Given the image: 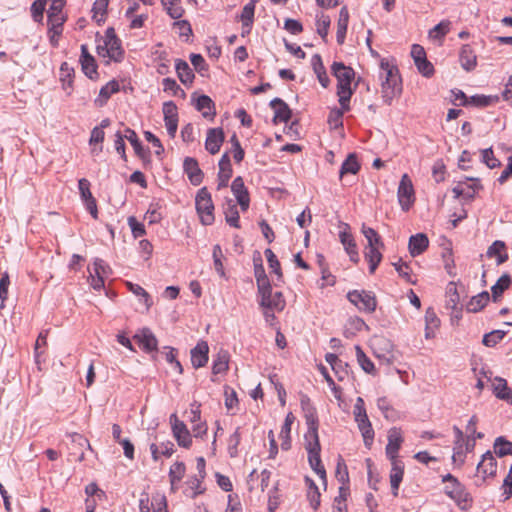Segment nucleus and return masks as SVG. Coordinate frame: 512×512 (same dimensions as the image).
I'll use <instances>...</instances> for the list:
<instances>
[{"label":"nucleus","instance_id":"nucleus-21","mask_svg":"<svg viewBox=\"0 0 512 512\" xmlns=\"http://www.w3.org/2000/svg\"><path fill=\"white\" fill-rule=\"evenodd\" d=\"M219 172H218V185L217 189L220 190L227 187L230 178L232 177V166L228 153H224L219 160Z\"/></svg>","mask_w":512,"mask_h":512},{"label":"nucleus","instance_id":"nucleus-10","mask_svg":"<svg viewBox=\"0 0 512 512\" xmlns=\"http://www.w3.org/2000/svg\"><path fill=\"white\" fill-rule=\"evenodd\" d=\"M353 414L355 421L358 425V428L362 434L364 445L366 448L370 449L373 444L375 433L372 424L368 418L367 412L363 411L361 413L356 412Z\"/></svg>","mask_w":512,"mask_h":512},{"label":"nucleus","instance_id":"nucleus-49","mask_svg":"<svg viewBox=\"0 0 512 512\" xmlns=\"http://www.w3.org/2000/svg\"><path fill=\"white\" fill-rule=\"evenodd\" d=\"M361 232L363 233L364 237L367 240L366 247H372V246H381L384 247V243L378 234V232L371 228L366 226L365 224L362 225Z\"/></svg>","mask_w":512,"mask_h":512},{"label":"nucleus","instance_id":"nucleus-63","mask_svg":"<svg viewBox=\"0 0 512 512\" xmlns=\"http://www.w3.org/2000/svg\"><path fill=\"white\" fill-rule=\"evenodd\" d=\"M78 188L81 199L85 202L94 199L90 191V182L86 178H82L78 181Z\"/></svg>","mask_w":512,"mask_h":512},{"label":"nucleus","instance_id":"nucleus-14","mask_svg":"<svg viewBox=\"0 0 512 512\" xmlns=\"http://www.w3.org/2000/svg\"><path fill=\"white\" fill-rule=\"evenodd\" d=\"M331 70L337 79V86H351L355 76V72L351 67L345 66L342 62H334Z\"/></svg>","mask_w":512,"mask_h":512},{"label":"nucleus","instance_id":"nucleus-27","mask_svg":"<svg viewBox=\"0 0 512 512\" xmlns=\"http://www.w3.org/2000/svg\"><path fill=\"white\" fill-rule=\"evenodd\" d=\"M390 484L394 496L398 495L400 483L403 479L404 464L400 460H391Z\"/></svg>","mask_w":512,"mask_h":512},{"label":"nucleus","instance_id":"nucleus-58","mask_svg":"<svg viewBox=\"0 0 512 512\" xmlns=\"http://www.w3.org/2000/svg\"><path fill=\"white\" fill-rule=\"evenodd\" d=\"M239 430L240 429L237 428L235 432L232 435H230L228 440V453L232 458L238 455V446L241 441V435Z\"/></svg>","mask_w":512,"mask_h":512},{"label":"nucleus","instance_id":"nucleus-64","mask_svg":"<svg viewBox=\"0 0 512 512\" xmlns=\"http://www.w3.org/2000/svg\"><path fill=\"white\" fill-rule=\"evenodd\" d=\"M449 21H442L437 24L432 30H430L429 35L431 38H442L449 32Z\"/></svg>","mask_w":512,"mask_h":512},{"label":"nucleus","instance_id":"nucleus-62","mask_svg":"<svg viewBox=\"0 0 512 512\" xmlns=\"http://www.w3.org/2000/svg\"><path fill=\"white\" fill-rule=\"evenodd\" d=\"M160 206L158 203L151 204L146 212L145 218L150 224L159 223L162 219V214L159 211Z\"/></svg>","mask_w":512,"mask_h":512},{"label":"nucleus","instance_id":"nucleus-60","mask_svg":"<svg viewBox=\"0 0 512 512\" xmlns=\"http://www.w3.org/2000/svg\"><path fill=\"white\" fill-rule=\"evenodd\" d=\"M164 121H178L177 106L173 101H168L163 104Z\"/></svg>","mask_w":512,"mask_h":512},{"label":"nucleus","instance_id":"nucleus-50","mask_svg":"<svg viewBox=\"0 0 512 512\" xmlns=\"http://www.w3.org/2000/svg\"><path fill=\"white\" fill-rule=\"evenodd\" d=\"M494 451L498 457L512 455V442L503 436L497 437L494 442Z\"/></svg>","mask_w":512,"mask_h":512},{"label":"nucleus","instance_id":"nucleus-9","mask_svg":"<svg viewBox=\"0 0 512 512\" xmlns=\"http://www.w3.org/2000/svg\"><path fill=\"white\" fill-rule=\"evenodd\" d=\"M172 432L179 446L189 448L192 444V438L184 422L177 418L176 414L170 416Z\"/></svg>","mask_w":512,"mask_h":512},{"label":"nucleus","instance_id":"nucleus-6","mask_svg":"<svg viewBox=\"0 0 512 512\" xmlns=\"http://www.w3.org/2000/svg\"><path fill=\"white\" fill-rule=\"evenodd\" d=\"M261 296L260 306L281 312L286 306V301L281 292L272 293V287H267V291L262 290L258 292Z\"/></svg>","mask_w":512,"mask_h":512},{"label":"nucleus","instance_id":"nucleus-28","mask_svg":"<svg viewBox=\"0 0 512 512\" xmlns=\"http://www.w3.org/2000/svg\"><path fill=\"white\" fill-rule=\"evenodd\" d=\"M461 67L466 71H472L477 65V56L469 44L462 46L459 53Z\"/></svg>","mask_w":512,"mask_h":512},{"label":"nucleus","instance_id":"nucleus-5","mask_svg":"<svg viewBox=\"0 0 512 512\" xmlns=\"http://www.w3.org/2000/svg\"><path fill=\"white\" fill-rule=\"evenodd\" d=\"M341 230L339 232V239L341 244L343 245L346 253L349 255L350 260L353 263H358L359 252L357 248V244L354 240L353 235L350 232V226L347 223H341Z\"/></svg>","mask_w":512,"mask_h":512},{"label":"nucleus","instance_id":"nucleus-38","mask_svg":"<svg viewBox=\"0 0 512 512\" xmlns=\"http://www.w3.org/2000/svg\"><path fill=\"white\" fill-rule=\"evenodd\" d=\"M311 65L313 68L314 73L317 75V78L320 82V84L326 88L329 85V77L327 76L325 67L323 65L321 56L319 54L313 55L311 59Z\"/></svg>","mask_w":512,"mask_h":512},{"label":"nucleus","instance_id":"nucleus-36","mask_svg":"<svg viewBox=\"0 0 512 512\" xmlns=\"http://www.w3.org/2000/svg\"><path fill=\"white\" fill-rule=\"evenodd\" d=\"M506 245L503 241L496 240L488 248L486 254L488 257H496L497 265L503 264L508 260V254L505 252Z\"/></svg>","mask_w":512,"mask_h":512},{"label":"nucleus","instance_id":"nucleus-3","mask_svg":"<svg viewBox=\"0 0 512 512\" xmlns=\"http://www.w3.org/2000/svg\"><path fill=\"white\" fill-rule=\"evenodd\" d=\"M195 206L197 214L203 225H211L214 222V204L206 187H202L196 194Z\"/></svg>","mask_w":512,"mask_h":512},{"label":"nucleus","instance_id":"nucleus-37","mask_svg":"<svg viewBox=\"0 0 512 512\" xmlns=\"http://www.w3.org/2000/svg\"><path fill=\"white\" fill-rule=\"evenodd\" d=\"M175 69L179 80L184 85L192 84L194 80V73L186 61L181 59L176 60Z\"/></svg>","mask_w":512,"mask_h":512},{"label":"nucleus","instance_id":"nucleus-20","mask_svg":"<svg viewBox=\"0 0 512 512\" xmlns=\"http://www.w3.org/2000/svg\"><path fill=\"white\" fill-rule=\"evenodd\" d=\"M124 137L130 142L132 145L135 154L143 161L150 162V150L148 148H144L141 141L139 140L136 132L131 128H126Z\"/></svg>","mask_w":512,"mask_h":512},{"label":"nucleus","instance_id":"nucleus-59","mask_svg":"<svg viewBox=\"0 0 512 512\" xmlns=\"http://www.w3.org/2000/svg\"><path fill=\"white\" fill-rule=\"evenodd\" d=\"M228 369V356L227 354H218L217 358L213 361L212 372L217 375L225 372Z\"/></svg>","mask_w":512,"mask_h":512},{"label":"nucleus","instance_id":"nucleus-42","mask_svg":"<svg viewBox=\"0 0 512 512\" xmlns=\"http://www.w3.org/2000/svg\"><path fill=\"white\" fill-rule=\"evenodd\" d=\"M440 320L432 308H428L425 314V337L433 338L435 330L439 327Z\"/></svg>","mask_w":512,"mask_h":512},{"label":"nucleus","instance_id":"nucleus-30","mask_svg":"<svg viewBox=\"0 0 512 512\" xmlns=\"http://www.w3.org/2000/svg\"><path fill=\"white\" fill-rule=\"evenodd\" d=\"M120 90L119 82L115 79L109 81L105 86H103L100 91L98 97L95 99V104L99 107L104 106L111 95L117 93Z\"/></svg>","mask_w":512,"mask_h":512},{"label":"nucleus","instance_id":"nucleus-33","mask_svg":"<svg viewBox=\"0 0 512 512\" xmlns=\"http://www.w3.org/2000/svg\"><path fill=\"white\" fill-rule=\"evenodd\" d=\"M150 452L154 461H158L161 456L169 458L174 453V444L171 441L161 442L160 444L152 443Z\"/></svg>","mask_w":512,"mask_h":512},{"label":"nucleus","instance_id":"nucleus-1","mask_svg":"<svg viewBox=\"0 0 512 512\" xmlns=\"http://www.w3.org/2000/svg\"><path fill=\"white\" fill-rule=\"evenodd\" d=\"M380 67L382 70L380 74V78L382 79V98L387 105H391L393 99L399 97L402 93V80L396 66L382 61Z\"/></svg>","mask_w":512,"mask_h":512},{"label":"nucleus","instance_id":"nucleus-12","mask_svg":"<svg viewBox=\"0 0 512 512\" xmlns=\"http://www.w3.org/2000/svg\"><path fill=\"white\" fill-rule=\"evenodd\" d=\"M231 191L233 192L241 210H248L250 204L249 192L245 187L243 178L241 176H238L233 180L231 184Z\"/></svg>","mask_w":512,"mask_h":512},{"label":"nucleus","instance_id":"nucleus-7","mask_svg":"<svg viewBox=\"0 0 512 512\" xmlns=\"http://www.w3.org/2000/svg\"><path fill=\"white\" fill-rule=\"evenodd\" d=\"M305 448L308 452V460L311 468L315 471L321 479H326V471L321 462L320 451L321 446L319 441L305 442Z\"/></svg>","mask_w":512,"mask_h":512},{"label":"nucleus","instance_id":"nucleus-22","mask_svg":"<svg viewBox=\"0 0 512 512\" xmlns=\"http://www.w3.org/2000/svg\"><path fill=\"white\" fill-rule=\"evenodd\" d=\"M497 471V462L493 454L487 451L483 454L481 461L477 465V473L482 475L483 480L488 476H494Z\"/></svg>","mask_w":512,"mask_h":512},{"label":"nucleus","instance_id":"nucleus-39","mask_svg":"<svg viewBox=\"0 0 512 512\" xmlns=\"http://www.w3.org/2000/svg\"><path fill=\"white\" fill-rule=\"evenodd\" d=\"M224 214L226 222L234 227L239 228V212L237 209V205L234 203L232 199H228L224 205Z\"/></svg>","mask_w":512,"mask_h":512},{"label":"nucleus","instance_id":"nucleus-16","mask_svg":"<svg viewBox=\"0 0 512 512\" xmlns=\"http://www.w3.org/2000/svg\"><path fill=\"white\" fill-rule=\"evenodd\" d=\"M224 142V132L222 128H210L207 131L205 140L206 150L214 155L217 154Z\"/></svg>","mask_w":512,"mask_h":512},{"label":"nucleus","instance_id":"nucleus-47","mask_svg":"<svg viewBox=\"0 0 512 512\" xmlns=\"http://www.w3.org/2000/svg\"><path fill=\"white\" fill-rule=\"evenodd\" d=\"M256 3L257 2H252V0H250V2L243 7V10H242V13L240 16V19L242 21V26H243V28L247 29V32L250 31L253 21H254V12H255V4Z\"/></svg>","mask_w":512,"mask_h":512},{"label":"nucleus","instance_id":"nucleus-19","mask_svg":"<svg viewBox=\"0 0 512 512\" xmlns=\"http://www.w3.org/2000/svg\"><path fill=\"white\" fill-rule=\"evenodd\" d=\"M183 169L192 185L198 186L201 184L203 180V172L199 168L198 162L195 158L186 157L183 162Z\"/></svg>","mask_w":512,"mask_h":512},{"label":"nucleus","instance_id":"nucleus-40","mask_svg":"<svg viewBox=\"0 0 512 512\" xmlns=\"http://www.w3.org/2000/svg\"><path fill=\"white\" fill-rule=\"evenodd\" d=\"M74 69L67 62H63L60 67V81L62 82V88L67 91V94H71L73 84Z\"/></svg>","mask_w":512,"mask_h":512},{"label":"nucleus","instance_id":"nucleus-41","mask_svg":"<svg viewBox=\"0 0 512 512\" xmlns=\"http://www.w3.org/2000/svg\"><path fill=\"white\" fill-rule=\"evenodd\" d=\"M490 295L487 291H482L481 293L473 296L468 302L466 309L468 312L476 313L482 310L487 303L489 302Z\"/></svg>","mask_w":512,"mask_h":512},{"label":"nucleus","instance_id":"nucleus-23","mask_svg":"<svg viewBox=\"0 0 512 512\" xmlns=\"http://www.w3.org/2000/svg\"><path fill=\"white\" fill-rule=\"evenodd\" d=\"M270 106L272 109H274L275 114L273 122L275 124L278 122H287L291 118V109L282 99L274 98L271 100Z\"/></svg>","mask_w":512,"mask_h":512},{"label":"nucleus","instance_id":"nucleus-52","mask_svg":"<svg viewBox=\"0 0 512 512\" xmlns=\"http://www.w3.org/2000/svg\"><path fill=\"white\" fill-rule=\"evenodd\" d=\"M356 357L361 368L368 374H375L374 363L366 356L360 346H355Z\"/></svg>","mask_w":512,"mask_h":512},{"label":"nucleus","instance_id":"nucleus-15","mask_svg":"<svg viewBox=\"0 0 512 512\" xmlns=\"http://www.w3.org/2000/svg\"><path fill=\"white\" fill-rule=\"evenodd\" d=\"M403 442L401 429L393 427L388 432V444L386 446V455L390 460H398V451Z\"/></svg>","mask_w":512,"mask_h":512},{"label":"nucleus","instance_id":"nucleus-48","mask_svg":"<svg viewBox=\"0 0 512 512\" xmlns=\"http://www.w3.org/2000/svg\"><path fill=\"white\" fill-rule=\"evenodd\" d=\"M254 275L257 282L258 292L262 290L267 291V287L271 286V284L261 262L254 264Z\"/></svg>","mask_w":512,"mask_h":512},{"label":"nucleus","instance_id":"nucleus-2","mask_svg":"<svg viewBox=\"0 0 512 512\" xmlns=\"http://www.w3.org/2000/svg\"><path fill=\"white\" fill-rule=\"evenodd\" d=\"M442 481L448 483L445 487V493L453 499L462 510H467L471 507L472 498L457 478L452 474H446L443 476Z\"/></svg>","mask_w":512,"mask_h":512},{"label":"nucleus","instance_id":"nucleus-8","mask_svg":"<svg viewBox=\"0 0 512 512\" xmlns=\"http://www.w3.org/2000/svg\"><path fill=\"white\" fill-rule=\"evenodd\" d=\"M398 201L404 211L409 210L414 201V189L412 181L407 174H404L398 187Z\"/></svg>","mask_w":512,"mask_h":512},{"label":"nucleus","instance_id":"nucleus-44","mask_svg":"<svg viewBox=\"0 0 512 512\" xmlns=\"http://www.w3.org/2000/svg\"><path fill=\"white\" fill-rule=\"evenodd\" d=\"M47 22L49 26V32H53L56 35L62 34L63 24L65 22L63 13L48 12Z\"/></svg>","mask_w":512,"mask_h":512},{"label":"nucleus","instance_id":"nucleus-43","mask_svg":"<svg viewBox=\"0 0 512 512\" xmlns=\"http://www.w3.org/2000/svg\"><path fill=\"white\" fill-rule=\"evenodd\" d=\"M511 277L509 274H503L497 282L491 287L492 299L497 302L502 294L510 287Z\"/></svg>","mask_w":512,"mask_h":512},{"label":"nucleus","instance_id":"nucleus-45","mask_svg":"<svg viewBox=\"0 0 512 512\" xmlns=\"http://www.w3.org/2000/svg\"><path fill=\"white\" fill-rule=\"evenodd\" d=\"M167 14L173 19H179L184 13L181 0H161Z\"/></svg>","mask_w":512,"mask_h":512},{"label":"nucleus","instance_id":"nucleus-29","mask_svg":"<svg viewBox=\"0 0 512 512\" xmlns=\"http://www.w3.org/2000/svg\"><path fill=\"white\" fill-rule=\"evenodd\" d=\"M494 395L509 404H512V390L508 387L507 381L501 377H496L492 384Z\"/></svg>","mask_w":512,"mask_h":512},{"label":"nucleus","instance_id":"nucleus-35","mask_svg":"<svg viewBox=\"0 0 512 512\" xmlns=\"http://www.w3.org/2000/svg\"><path fill=\"white\" fill-rule=\"evenodd\" d=\"M381 246L365 247L364 257L369 263V272L373 274L382 260Z\"/></svg>","mask_w":512,"mask_h":512},{"label":"nucleus","instance_id":"nucleus-25","mask_svg":"<svg viewBox=\"0 0 512 512\" xmlns=\"http://www.w3.org/2000/svg\"><path fill=\"white\" fill-rule=\"evenodd\" d=\"M306 424L308 426L307 432L305 433V442L319 441L318 436V416L316 409L310 412L304 413Z\"/></svg>","mask_w":512,"mask_h":512},{"label":"nucleus","instance_id":"nucleus-54","mask_svg":"<svg viewBox=\"0 0 512 512\" xmlns=\"http://www.w3.org/2000/svg\"><path fill=\"white\" fill-rule=\"evenodd\" d=\"M212 254H213L214 268H215L216 272L218 273V275L220 277L225 278L226 274H225L224 266L222 263L223 252H222L220 245L216 244L213 247Z\"/></svg>","mask_w":512,"mask_h":512},{"label":"nucleus","instance_id":"nucleus-31","mask_svg":"<svg viewBox=\"0 0 512 512\" xmlns=\"http://www.w3.org/2000/svg\"><path fill=\"white\" fill-rule=\"evenodd\" d=\"M195 109L201 112L204 118H212L215 116L214 102L207 95H201L196 98Z\"/></svg>","mask_w":512,"mask_h":512},{"label":"nucleus","instance_id":"nucleus-4","mask_svg":"<svg viewBox=\"0 0 512 512\" xmlns=\"http://www.w3.org/2000/svg\"><path fill=\"white\" fill-rule=\"evenodd\" d=\"M347 298L361 312L373 313L377 306L376 297L370 291H365V290L349 291L347 294Z\"/></svg>","mask_w":512,"mask_h":512},{"label":"nucleus","instance_id":"nucleus-57","mask_svg":"<svg viewBox=\"0 0 512 512\" xmlns=\"http://www.w3.org/2000/svg\"><path fill=\"white\" fill-rule=\"evenodd\" d=\"M481 154L483 163H485L490 169L497 168L501 165L500 160L494 156L492 148L483 149Z\"/></svg>","mask_w":512,"mask_h":512},{"label":"nucleus","instance_id":"nucleus-56","mask_svg":"<svg viewBox=\"0 0 512 512\" xmlns=\"http://www.w3.org/2000/svg\"><path fill=\"white\" fill-rule=\"evenodd\" d=\"M506 332L503 330H494L484 335L483 337V344L487 347H494L498 342H500Z\"/></svg>","mask_w":512,"mask_h":512},{"label":"nucleus","instance_id":"nucleus-55","mask_svg":"<svg viewBox=\"0 0 512 512\" xmlns=\"http://www.w3.org/2000/svg\"><path fill=\"white\" fill-rule=\"evenodd\" d=\"M80 63H81V68H82L83 73L89 79L93 80L98 77L97 64H96L94 57L84 60V61H81Z\"/></svg>","mask_w":512,"mask_h":512},{"label":"nucleus","instance_id":"nucleus-53","mask_svg":"<svg viewBox=\"0 0 512 512\" xmlns=\"http://www.w3.org/2000/svg\"><path fill=\"white\" fill-rule=\"evenodd\" d=\"M264 254L266 256L267 262L269 264V267L272 269V271L277 275L278 280L283 279V274L280 267V262L278 261L276 255L271 249H266L264 251Z\"/></svg>","mask_w":512,"mask_h":512},{"label":"nucleus","instance_id":"nucleus-26","mask_svg":"<svg viewBox=\"0 0 512 512\" xmlns=\"http://www.w3.org/2000/svg\"><path fill=\"white\" fill-rule=\"evenodd\" d=\"M447 299H446V307L455 312V317L459 319L461 317L462 308L459 307L460 296L457 291L456 284L454 282H450L447 286Z\"/></svg>","mask_w":512,"mask_h":512},{"label":"nucleus","instance_id":"nucleus-46","mask_svg":"<svg viewBox=\"0 0 512 512\" xmlns=\"http://www.w3.org/2000/svg\"><path fill=\"white\" fill-rule=\"evenodd\" d=\"M126 285L130 292L139 297V300L143 302L147 310L152 306V299L143 287L132 282H127Z\"/></svg>","mask_w":512,"mask_h":512},{"label":"nucleus","instance_id":"nucleus-61","mask_svg":"<svg viewBox=\"0 0 512 512\" xmlns=\"http://www.w3.org/2000/svg\"><path fill=\"white\" fill-rule=\"evenodd\" d=\"M395 270L398 272L399 276L405 279L407 282L414 284L415 282L411 279V269L406 262H403L401 259L398 262L393 263Z\"/></svg>","mask_w":512,"mask_h":512},{"label":"nucleus","instance_id":"nucleus-11","mask_svg":"<svg viewBox=\"0 0 512 512\" xmlns=\"http://www.w3.org/2000/svg\"><path fill=\"white\" fill-rule=\"evenodd\" d=\"M482 189L478 178H467V181L459 182L453 189L455 198L464 197L473 199L478 190Z\"/></svg>","mask_w":512,"mask_h":512},{"label":"nucleus","instance_id":"nucleus-51","mask_svg":"<svg viewBox=\"0 0 512 512\" xmlns=\"http://www.w3.org/2000/svg\"><path fill=\"white\" fill-rule=\"evenodd\" d=\"M185 474V464L183 462H175L171 465L169 470V480L171 483L172 489H174L175 484L179 483Z\"/></svg>","mask_w":512,"mask_h":512},{"label":"nucleus","instance_id":"nucleus-13","mask_svg":"<svg viewBox=\"0 0 512 512\" xmlns=\"http://www.w3.org/2000/svg\"><path fill=\"white\" fill-rule=\"evenodd\" d=\"M98 55L101 57H108L110 60L120 62L123 59L124 51L121 48L120 40H113L111 42H104V45H98Z\"/></svg>","mask_w":512,"mask_h":512},{"label":"nucleus","instance_id":"nucleus-18","mask_svg":"<svg viewBox=\"0 0 512 512\" xmlns=\"http://www.w3.org/2000/svg\"><path fill=\"white\" fill-rule=\"evenodd\" d=\"M209 346L206 341H199L191 350V363L196 369L204 367L208 362Z\"/></svg>","mask_w":512,"mask_h":512},{"label":"nucleus","instance_id":"nucleus-24","mask_svg":"<svg viewBox=\"0 0 512 512\" xmlns=\"http://www.w3.org/2000/svg\"><path fill=\"white\" fill-rule=\"evenodd\" d=\"M429 246V239L426 234L418 233L409 239L408 249L411 256L421 255Z\"/></svg>","mask_w":512,"mask_h":512},{"label":"nucleus","instance_id":"nucleus-34","mask_svg":"<svg viewBox=\"0 0 512 512\" xmlns=\"http://www.w3.org/2000/svg\"><path fill=\"white\" fill-rule=\"evenodd\" d=\"M349 23V12L346 6L342 7L339 12L337 21L336 39L338 44H343Z\"/></svg>","mask_w":512,"mask_h":512},{"label":"nucleus","instance_id":"nucleus-17","mask_svg":"<svg viewBox=\"0 0 512 512\" xmlns=\"http://www.w3.org/2000/svg\"><path fill=\"white\" fill-rule=\"evenodd\" d=\"M134 339L138 342L143 351L151 353L157 351L158 341L155 335L149 328H143L135 336Z\"/></svg>","mask_w":512,"mask_h":512},{"label":"nucleus","instance_id":"nucleus-32","mask_svg":"<svg viewBox=\"0 0 512 512\" xmlns=\"http://www.w3.org/2000/svg\"><path fill=\"white\" fill-rule=\"evenodd\" d=\"M361 168L356 153H350L341 165L339 171L340 179H344L347 174H357Z\"/></svg>","mask_w":512,"mask_h":512}]
</instances>
